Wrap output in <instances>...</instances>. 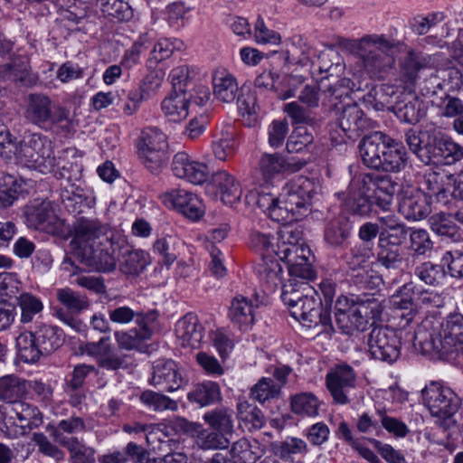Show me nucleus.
Here are the masks:
<instances>
[{"mask_svg": "<svg viewBox=\"0 0 463 463\" xmlns=\"http://www.w3.org/2000/svg\"><path fill=\"white\" fill-rule=\"evenodd\" d=\"M397 184L387 175L362 173L354 175L346 190L345 208L353 214L364 216L376 205L388 211L396 192Z\"/></svg>", "mask_w": 463, "mask_h": 463, "instance_id": "1", "label": "nucleus"}, {"mask_svg": "<svg viewBox=\"0 0 463 463\" xmlns=\"http://www.w3.org/2000/svg\"><path fill=\"white\" fill-rule=\"evenodd\" d=\"M402 43L384 34H368L354 43L365 73L373 80H384L395 67V53Z\"/></svg>", "mask_w": 463, "mask_h": 463, "instance_id": "2", "label": "nucleus"}, {"mask_svg": "<svg viewBox=\"0 0 463 463\" xmlns=\"http://www.w3.org/2000/svg\"><path fill=\"white\" fill-rule=\"evenodd\" d=\"M63 331L55 326L42 324L33 331L21 333L16 338L19 358L27 364L39 361L58 350L64 343Z\"/></svg>", "mask_w": 463, "mask_h": 463, "instance_id": "3", "label": "nucleus"}, {"mask_svg": "<svg viewBox=\"0 0 463 463\" xmlns=\"http://www.w3.org/2000/svg\"><path fill=\"white\" fill-rule=\"evenodd\" d=\"M314 194L315 184L307 178L298 177L288 183L279 194L281 207L272 213L275 222L288 223L306 216L311 211Z\"/></svg>", "mask_w": 463, "mask_h": 463, "instance_id": "4", "label": "nucleus"}, {"mask_svg": "<svg viewBox=\"0 0 463 463\" xmlns=\"http://www.w3.org/2000/svg\"><path fill=\"white\" fill-rule=\"evenodd\" d=\"M26 119L43 129H51L63 122L70 123V111L61 105L52 104L43 93H31L26 98Z\"/></svg>", "mask_w": 463, "mask_h": 463, "instance_id": "5", "label": "nucleus"}, {"mask_svg": "<svg viewBox=\"0 0 463 463\" xmlns=\"http://www.w3.org/2000/svg\"><path fill=\"white\" fill-rule=\"evenodd\" d=\"M290 314L303 326L316 329L317 335H331L335 332L330 312L323 306L317 291L316 295H309L298 305H294Z\"/></svg>", "mask_w": 463, "mask_h": 463, "instance_id": "6", "label": "nucleus"}, {"mask_svg": "<svg viewBox=\"0 0 463 463\" xmlns=\"http://www.w3.org/2000/svg\"><path fill=\"white\" fill-rule=\"evenodd\" d=\"M114 238L96 243L79 244L73 251L74 257L90 269L109 272L116 269L117 258Z\"/></svg>", "mask_w": 463, "mask_h": 463, "instance_id": "7", "label": "nucleus"}, {"mask_svg": "<svg viewBox=\"0 0 463 463\" xmlns=\"http://www.w3.org/2000/svg\"><path fill=\"white\" fill-rule=\"evenodd\" d=\"M421 393L424 403L432 416L449 419L458 411L459 399L450 388L431 382Z\"/></svg>", "mask_w": 463, "mask_h": 463, "instance_id": "8", "label": "nucleus"}, {"mask_svg": "<svg viewBox=\"0 0 463 463\" xmlns=\"http://www.w3.org/2000/svg\"><path fill=\"white\" fill-rule=\"evenodd\" d=\"M20 156L25 163L43 174L53 170L55 156L51 141L40 134H33L20 147Z\"/></svg>", "mask_w": 463, "mask_h": 463, "instance_id": "9", "label": "nucleus"}, {"mask_svg": "<svg viewBox=\"0 0 463 463\" xmlns=\"http://www.w3.org/2000/svg\"><path fill=\"white\" fill-rule=\"evenodd\" d=\"M369 352L374 359L394 363L401 354V341L396 332L388 326H375L368 335Z\"/></svg>", "mask_w": 463, "mask_h": 463, "instance_id": "10", "label": "nucleus"}, {"mask_svg": "<svg viewBox=\"0 0 463 463\" xmlns=\"http://www.w3.org/2000/svg\"><path fill=\"white\" fill-rule=\"evenodd\" d=\"M355 373L348 364L336 365L326 376V387L334 402L346 404L350 402L349 396L355 387Z\"/></svg>", "mask_w": 463, "mask_h": 463, "instance_id": "11", "label": "nucleus"}, {"mask_svg": "<svg viewBox=\"0 0 463 463\" xmlns=\"http://www.w3.org/2000/svg\"><path fill=\"white\" fill-rule=\"evenodd\" d=\"M83 351L90 356L95 357L99 367L117 371L128 367L126 354L116 352L109 336H102L98 342H87Z\"/></svg>", "mask_w": 463, "mask_h": 463, "instance_id": "12", "label": "nucleus"}, {"mask_svg": "<svg viewBox=\"0 0 463 463\" xmlns=\"http://www.w3.org/2000/svg\"><path fill=\"white\" fill-rule=\"evenodd\" d=\"M337 121L340 128L349 139H355L365 131L375 128V122L367 118L357 104L343 106Z\"/></svg>", "mask_w": 463, "mask_h": 463, "instance_id": "13", "label": "nucleus"}, {"mask_svg": "<svg viewBox=\"0 0 463 463\" xmlns=\"http://www.w3.org/2000/svg\"><path fill=\"white\" fill-rule=\"evenodd\" d=\"M463 342V315L453 313L447 317L442 324V330L439 335L430 336V340L425 342V348L428 351L448 349L451 351V345Z\"/></svg>", "mask_w": 463, "mask_h": 463, "instance_id": "14", "label": "nucleus"}, {"mask_svg": "<svg viewBox=\"0 0 463 463\" xmlns=\"http://www.w3.org/2000/svg\"><path fill=\"white\" fill-rule=\"evenodd\" d=\"M25 216L30 227L47 233L56 232L61 226V220L50 201H34L26 207Z\"/></svg>", "mask_w": 463, "mask_h": 463, "instance_id": "15", "label": "nucleus"}, {"mask_svg": "<svg viewBox=\"0 0 463 463\" xmlns=\"http://www.w3.org/2000/svg\"><path fill=\"white\" fill-rule=\"evenodd\" d=\"M164 203L177 209L184 217L192 221L199 220L204 213L202 200L191 192L175 189L162 195Z\"/></svg>", "mask_w": 463, "mask_h": 463, "instance_id": "16", "label": "nucleus"}, {"mask_svg": "<svg viewBox=\"0 0 463 463\" xmlns=\"http://www.w3.org/2000/svg\"><path fill=\"white\" fill-rule=\"evenodd\" d=\"M72 231L78 245L96 243L105 241L108 237L114 238L109 225L94 217L78 216L73 222Z\"/></svg>", "mask_w": 463, "mask_h": 463, "instance_id": "17", "label": "nucleus"}, {"mask_svg": "<svg viewBox=\"0 0 463 463\" xmlns=\"http://www.w3.org/2000/svg\"><path fill=\"white\" fill-rule=\"evenodd\" d=\"M12 411L20 421L19 428L5 424V433L10 439L24 435L28 430L39 427L43 423V416L37 407L24 402H16L12 406Z\"/></svg>", "mask_w": 463, "mask_h": 463, "instance_id": "18", "label": "nucleus"}, {"mask_svg": "<svg viewBox=\"0 0 463 463\" xmlns=\"http://www.w3.org/2000/svg\"><path fill=\"white\" fill-rule=\"evenodd\" d=\"M206 191L219 197L225 204H233L241 196V185L235 178L225 171L215 173L211 181L206 184Z\"/></svg>", "mask_w": 463, "mask_h": 463, "instance_id": "19", "label": "nucleus"}, {"mask_svg": "<svg viewBox=\"0 0 463 463\" xmlns=\"http://www.w3.org/2000/svg\"><path fill=\"white\" fill-rule=\"evenodd\" d=\"M93 426L86 423L85 420L79 416H71L68 419L61 420L56 426L48 424L46 427L47 432L52 439L62 447H69L72 444H78L79 439L76 437H67V434H75L81 431L91 430Z\"/></svg>", "mask_w": 463, "mask_h": 463, "instance_id": "20", "label": "nucleus"}, {"mask_svg": "<svg viewBox=\"0 0 463 463\" xmlns=\"http://www.w3.org/2000/svg\"><path fill=\"white\" fill-rule=\"evenodd\" d=\"M60 198L65 209L76 218L81 216L85 209H90L94 199L88 196L84 190L72 182L61 183L60 187Z\"/></svg>", "mask_w": 463, "mask_h": 463, "instance_id": "21", "label": "nucleus"}, {"mask_svg": "<svg viewBox=\"0 0 463 463\" xmlns=\"http://www.w3.org/2000/svg\"><path fill=\"white\" fill-rule=\"evenodd\" d=\"M150 383L166 392H174L181 387L183 378L174 361L160 359L153 364Z\"/></svg>", "mask_w": 463, "mask_h": 463, "instance_id": "22", "label": "nucleus"}, {"mask_svg": "<svg viewBox=\"0 0 463 463\" xmlns=\"http://www.w3.org/2000/svg\"><path fill=\"white\" fill-rule=\"evenodd\" d=\"M398 210L404 218L411 221L424 219L431 212L427 196L420 192L402 194L399 200Z\"/></svg>", "mask_w": 463, "mask_h": 463, "instance_id": "23", "label": "nucleus"}, {"mask_svg": "<svg viewBox=\"0 0 463 463\" xmlns=\"http://www.w3.org/2000/svg\"><path fill=\"white\" fill-rule=\"evenodd\" d=\"M175 334L183 346L197 348L203 336V327L196 315L188 313L176 323Z\"/></svg>", "mask_w": 463, "mask_h": 463, "instance_id": "24", "label": "nucleus"}, {"mask_svg": "<svg viewBox=\"0 0 463 463\" xmlns=\"http://www.w3.org/2000/svg\"><path fill=\"white\" fill-rule=\"evenodd\" d=\"M193 98L190 91H171L161 103L164 115L173 122H180L187 118L189 105Z\"/></svg>", "mask_w": 463, "mask_h": 463, "instance_id": "25", "label": "nucleus"}, {"mask_svg": "<svg viewBox=\"0 0 463 463\" xmlns=\"http://www.w3.org/2000/svg\"><path fill=\"white\" fill-rule=\"evenodd\" d=\"M398 88L391 84H381L372 88L363 97V101L376 111H392L395 100L400 98Z\"/></svg>", "mask_w": 463, "mask_h": 463, "instance_id": "26", "label": "nucleus"}, {"mask_svg": "<svg viewBox=\"0 0 463 463\" xmlns=\"http://www.w3.org/2000/svg\"><path fill=\"white\" fill-rule=\"evenodd\" d=\"M0 81L27 84L30 81L29 58L18 54L10 56L8 62L0 64Z\"/></svg>", "mask_w": 463, "mask_h": 463, "instance_id": "27", "label": "nucleus"}, {"mask_svg": "<svg viewBox=\"0 0 463 463\" xmlns=\"http://www.w3.org/2000/svg\"><path fill=\"white\" fill-rule=\"evenodd\" d=\"M301 236L302 232L299 230L284 227L279 231V241L277 245L276 255L279 259H289L292 261V258H295L298 253L309 252L304 244L299 243Z\"/></svg>", "mask_w": 463, "mask_h": 463, "instance_id": "28", "label": "nucleus"}, {"mask_svg": "<svg viewBox=\"0 0 463 463\" xmlns=\"http://www.w3.org/2000/svg\"><path fill=\"white\" fill-rule=\"evenodd\" d=\"M383 133L375 131L371 135L364 136L359 143V152L364 165L369 168L379 171L382 165L379 153L383 154Z\"/></svg>", "mask_w": 463, "mask_h": 463, "instance_id": "29", "label": "nucleus"}, {"mask_svg": "<svg viewBox=\"0 0 463 463\" xmlns=\"http://www.w3.org/2000/svg\"><path fill=\"white\" fill-rule=\"evenodd\" d=\"M213 96L223 103H232L239 97L236 79L226 71H217L213 77Z\"/></svg>", "mask_w": 463, "mask_h": 463, "instance_id": "30", "label": "nucleus"}, {"mask_svg": "<svg viewBox=\"0 0 463 463\" xmlns=\"http://www.w3.org/2000/svg\"><path fill=\"white\" fill-rule=\"evenodd\" d=\"M351 83V80L346 78L327 85L322 80L319 90H321V96L323 97V105L329 107L331 109H337L339 104L345 99H349Z\"/></svg>", "mask_w": 463, "mask_h": 463, "instance_id": "31", "label": "nucleus"}, {"mask_svg": "<svg viewBox=\"0 0 463 463\" xmlns=\"http://www.w3.org/2000/svg\"><path fill=\"white\" fill-rule=\"evenodd\" d=\"M400 98L395 100L392 111L401 120L416 124L421 118L420 100L411 93L400 92Z\"/></svg>", "mask_w": 463, "mask_h": 463, "instance_id": "32", "label": "nucleus"}, {"mask_svg": "<svg viewBox=\"0 0 463 463\" xmlns=\"http://www.w3.org/2000/svg\"><path fill=\"white\" fill-rule=\"evenodd\" d=\"M229 317L241 330H248L254 322L253 305L242 296L235 297L231 303Z\"/></svg>", "mask_w": 463, "mask_h": 463, "instance_id": "33", "label": "nucleus"}, {"mask_svg": "<svg viewBox=\"0 0 463 463\" xmlns=\"http://www.w3.org/2000/svg\"><path fill=\"white\" fill-rule=\"evenodd\" d=\"M312 294L316 295V290L309 282L304 280L288 279L281 287V299L288 306L289 310L294 305H298L303 298Z\"/></svg>", "mask_w": 463, "mask_h": 463, "instance_id": "34", "label": "nucleus"}, {"mask_svg": "<svg viewBox=\"0 0 463 463\" xmlns=\"http://www.w3.org/2000/svg\"><path fill=\"white\" fill-rule=\"evenodd\" d=\"M146 322L137 325V327L128 332H116L115 338L118 345L121 349L133 350L139 349L143 341L147 340L152 335L150 324Z\"/></svg>", "mask_w": 463, "mask_h": 463, "instance_id": "35", "label": "nucleus"}, {"mask_svg": "<svg viewBox=\"0 0 463 463\" xmlns=\"http://www.w3.org/2000/svg\"><path fill=\"white\" fill-rule=\"evenodd\" d=\"M279 257H272L263 255L262 264L259 270L261 281L264 283L269 293L274 292L279 286L282 287V267L279 263Z\"/></svg>", "mask_w": 463, "mask_h": 463, "instance_id": "36", "label": "nucleus"}, {"mask_svg": "<svg viewBox=\"0 0 463 463\" xmlns=\"http://www.w3.org/2000/svg\"><path fill=\"white\" fill-rule=\"evenodd\" d=\"M404 251L402 247L383 241L378 242L377 263L386 270H396L402 268L404 262Z\"/></svg>", "mask_w": 463, "mask_h": 463, "instance_id": "37", "label": "nucleus"}, {"mask_svg": "<svg viewBox=\"0 0 463 463\" xmlns=\"http://www.w3.org/2000/svg\"><path fill=\"white\" fill-rule=\"evenodd\" d=\"M312 50L301 35H294L289 39L286 51V61L288 63L307 66L312 62Z\"/></svg>", "mask_w": 463, "mask_h": 463, "instance_id": "38", "label": "nucleus"}, {"mask_svg": "<svg viewBox=\"0 0 463 463\" xmlns=\"http://www.w3.org/2000/svg\"><path fill=\"white\" fill-rule=\"evenodd\" d=\"M453 220L452 214L439 213L430 217L429 223L435 233L448 237L452 241H459L463 238L462 232Z\"/></svg>", "mask_w": 463, "mask_h": 463, "instance_id": "39", "label": "nucleus"}, {"mask_svg": "<svg viewBox=\"0 0 463 463\" xmlns=\"http://www.w3.org/2000/svg\"><path fill=\"white\" fill-rule=\"evenodd\" d=\"M407 163V153L404 146L391 137L387 154L381 162L379 171L399 172L403 169Z\"/></svg>", "mask_w": 463, "mask_h": 463, "instance_id": "40", "label": "nucleus"}, {"mask_svg": "<svg viewBox=\"0 0 463 463\" xmlns=\"http://www.w3.org/2000/svg\"><path fill=\"white\" fill-rule=\"evenodd\" d=\"M316 66L320 73H326V79L338 76L343 71L342 58L339 52L334 48L322 51L317 59L311 62Z\"/></svg>", "mask_w": 463, "mask_h": 463, "instance_id": "41", "label": "nucleus"}, {"mask_svg": "<svg viewBox=\"0 0 463 463\" xmlns=\"http://www.w3.org/2000/svg\"><path fill=\"white\" fill-rule=\"evenodd\" d=\"M432 128L425 130L409 129L405 133V142L410 150L423 163L427 160Z\"/></svg>", "mask_w": 463, "mask_h": 463, "instance_id": "42", "label": "nucleus"}, {"mask_svg": "<svg viewBox=\"0 0 463 463\" xmlns=\"http://www.w3.org/2000/svg\"><path fill=\"white\" fill-rule=\"evenodd\" d=\"M109 317L111 322L117 324H128L132 320L136 321V324H142L146 322H154L157 314L156 311H151L148 313L142 312H135L130 307L127 306L118 307L109 311Z\"/></svg>", "mask_w": 463, "mask_h": 463, "instance_id": "43", "label": "nucleus"}, {"mask_svg": "<svg viewBox=\"0 0 463 463\" xmlns=\"http://www.w3.org/2000/svg\"><path fill=\"white\" fill-rule=\"evenodd\" d=\"M187 398L191 402H195L202 407L210 405L221 400L219 384L211 381L197 384L188 393Z\"/></svg>", "mask_w": 463, "mask_h": 463, "instance_id": "44", "label": "nucleus"}, {"mask_svg": "<svg viewBox=\"0 0 463 463\" xmlns=\"http://www.w3.org/2000/svg\"><path fill=\"white\" fill-rule=\"evenodd\" d=\"M204 421L214 430L226 436L233 432L232 411L227 408L214 409L203 415Z\"/></svg>", "mask_w": 463, "mask_h": 463, "instance_id": "45", "label": "nucleus"}, {"mask_svg": "<svg viewBox=\"0 0 463 463\" xmlns=\"http://www.w3.org/2000/svg\"><path fill=\"white\" fill-rule=\"evenodd\" d=\"M26 383L17 377L6 376L0 379V399L14 406V402H22L26 393Z\"/></svg>", "mask_w": 463, "mask_h": 463, "instance_id": "46", "label": "nucleus"}, {"mask_svg": "<svg viewBox=\"0 0 463 463\" xmlns=\"http://www.w3.org/2000/svg\"><path fill=\"white\" fill-rule=\"evenodd\" d=\"M22 191V181L9 174L0 176V209L11 206Z\"/></svg>", "mask_w": 463, "mask_h": 463, "instance_id": "47", "label": "nucleus"}, {"mask_svg": "<svg viewBox=\"0 0 463 463\" xmlns=\"http://www.w3.org/2000/svg\"><path fill=\"white\" fill-rule=\"evenodd\" d=\"M148 263V255L140 250H127L122 255L119 264L120 270L132 276L139 275Z\"/></svg>", "mask_w": 463, "mask_h": 463, "instance_id": "48", "label": "nucleus"}, {"mask_svg": "<svg viewBox=\"0 0 463 463\" xmlns=\"http://www.w3.org/2000/svg\"><path fill=\"white\" fill-rule=\"evenodd\" d=\"M237 416L246 425H250L249 429L260 430L266 423V417L261 410L247 401H239Z\"/></svg>", "mask_w": 463, "mask_h": 463, "instance_id": "49", "label": "nucleus"}, {"mask_svg": "<svg viewBox=\"0 0 463 463\" xmlns=\"http://www.w3.org/2000/svg\"><path fill=\"white\" fill-rule=\"evenodd\" d=\"M280 260L287 265L289 276L288 279H296L308 282L316 276L305 253H298L295 258H292V261H290L289 259H280Z\"/></svg>", "mask_w": 463, "mask_h": 463, "instance_id": "50", "label": "nucleus"}, {"mask_svg": "<svg viewBox=\"0 0 463 463\" xmlns=\"http://www.w3.org/2000/svg\"><path fill=\"white\" fill-rule=\"evenodd\" d=\"M378 303L375 299H368L366 303H360L353 308L354 331H364L370 319L378 313Z\"/></svg>", "mask_w": 463, "mask_h": 463, "instance_id": "51", "label": "nucleus"}, {"mask_svg": "<svg viewBox=\"0 0 463 463\" xmlns=\"http://www.w3.org/2000/svg\"><path fill=\"white\" fill-rule=\"evenodd\" d=\"M57 298L71 314H79L89 307L88 298L69 288L57 290Z\"/></svg>", "mask_w": 463, "mask_h": 463, "instance_id": "52", "label": "nucleus"}, {"mask_svg": "<svg viewBox=\"0 0 463 463\" xmlns=\"http://www.w3.org/2000/svg\"><path fill=\"white\" fill-rule=\"evenodd\" d=\"M165 135L156 128H146L141 132L138 142V150H167Z\"/></svg>", "mask_w": 463, "mask_h": 463, "instance_id": "53", "label": "nucleus"}, {"mask_svg": "<svg viewBox=\"0 0 463 463\" xmlns=\"http://www.w3.org/2000/svg\"><path fill=\"white\" fill-rule=\"evenodd\" d=\"M140 401L149 409L155 411L177 410V402L169 397L153 391H145L140 395Z\"/></svg>", "mask_w": 463, "mask_h": 463, "instance_id": "54", "label": "nucleus"}, {"mask_svg": "<svg viewBox=\"0 0 463 463\" xmlns=\"http://www.w3.org/2000/svg\"><path fill=\"white\" fill-rule=\"evenodd\" d=\"M266 188L261 189L260 191H257L256 193L250 192L246 195V199L250 202L254 201L256 205L264 213H268V215L275 221V217L272 215L273 212L276 209H279L280 203L279 200L280 199V195L277 196L272 194L269 192L265 191Z\"/></svg>", "mask_w": 463, "mask_h": 463, "instance_id": "55", "label": "nucleus"}, {"mask_svg": "<svg viewBox=\"0 0 463 463\" xmlns=\"http://www.w3.org/2000/svg\"><path fill=\"white\" fill-rule=\"evenodd\" d=\"M392 305L395 313L394 317L400 319L398 326L402 328L408 326L418 314L416 306L410 298L397 297L392 300Z\"/></svg>", "mask_w": 463, "mask_h": 463, "instance_id": "56", "label": "nucleus"}, {"mask_svg": "<svg viewBox=\"0 0 463 463\" xmlns=\"http://www.w3.org/2000/svg\"><path fill=\"white\" fill-rule=\"evenodd\" d=\"M101 12L119 22L128 21L133 15L130 5L122 0H101Z\"/></svg>", "mask_w": 463, "mask_h": 463, "instance_id": "57", "label": "nucleus"}, {"mask_svg": "<svg viewBox=\"0 0 463 463\" xmlns=\"http://www.w3.org/2000/svg\"><path fill=\"white\" fill-rule=\"evenodd\" d=\"M139 158L145 167L152 174L157 175L165 165L168 159L167 150H138Z\"/></svg>", "mask_w": 463, "mask_h": 463, "instance_id": "58", "label": "nucleus"}, {"mask_svg": "<svg viewBox=\"0 0 463 463\" xmlns=\"http://www.w3.org/2000/svg\"><path fill=\"white\" fill-rule=\"evenodd\" d=\"M281 385L275 383L273 379L262 377L250 390L251 397L264 402L267 400L277 397L280 392Z\"/></svg>", "mask_w": 463, "mask_h": 463, "instance_id": "59", "label": "nucleus"}, {"mask_svg": "<svg viewBox=\"0 0 463 463\" xmlns=\"http://www.w3.org/2000/svg\"><path fill=\"white\" fill-rule=\"evenodd\" d=\"M259 167L263 179L268 182L284 169L285 161L283 156L278 153H266L262 155Z\"/></svg>", "mask_w": 463, "mask_h": 463, "instance_id": "60", "label": "nucleus"}, {"mask_svg": "<svg viewBox=\"0 0 463 463\" xmlns=\"http://www.w3.org/2000/svg\"><path fill=\"white\" fill-rule=\"evenodd\" d=\"M452 175L431 172L425 175V184L430 196H434L438 202H447V188L445 180H449Z\"/></svg>", "mask_w": 463, "mask_h": 463, "instance_id": "61", "label": "nucleus"}, {"mask_svg": "<svg viewBox=\"0 0 463 463\" xmlns=\"http://www.w3.org/2000/svg\"><path fill=\"white\" fill-rule=\"evenodd\" d=\"M350 227L340 219L331 221L325 230V240L331 246L342 245L349 237Z\"/></svg>", "mask_w": 463, "mask_h": 463, "instance_id": "62", "label": "nucleus"}, {"mask_svg": "<svg viewBox=\"0 0 463 463\" xmlns=\"http://www.w3.org/2000/svg\"><path fill=\"white\" fill-rule=\"evenodd\" d=\"M18 306L21 309V322L30 323L35 315L43 310V303L30 293H23L18 298Z\"/></svg>", "mask_w": 463, "mask_h": 463, "instance_id": "63", "label": "nucleus"}, {"mask_svg": "<svg viewBox=\"0 0 463 463\" xmlns=\"http://www.w3.org/2000/svg\"><path fill=\"white\" fill-rule=\"evenodd\" d=\"M291 409L296 414L314 416L317 414L318 401L312 393H299L292 397Z\"/></svg>", "mask_w": 463, "mask_h": 463, "instance_id": "64", "label": "nucleus"}]
</instances>
